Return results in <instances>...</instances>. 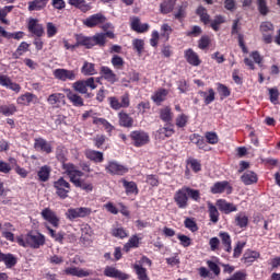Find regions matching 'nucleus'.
Here are the masks:
<instances>
[{
	"label": "nucleus",
	"instance_id": "0eeeda50",
	"mask_svg": "<svg viewBox=\"0 0 280 280\" xmlns=\"http://www.w3.org/2000/svg\"><path fill=\"white\" fill-rule=\"evenodd\" d=\"M52 75L56 78V80H60L61 82H67V80L72 82L75 80L78 74L74 70L56 69L54 70Z\"/></svg>",
	"mask_w": 280,
	"mask_h": 280
},
{
	"label": "nucleus",
	"instance_id": "a211bd4d",
	"mask_svg": "<svg viewBox=\"0 0 280 280\" xmlns=\"http://www.w3.org/2000/svg\"><path fill=\"white\" fill-rule=\"evenodd\" d=\"M101 78L107 82H110V84H115L117 81V74H115V72L106 66L101 67Z\"/></svg>",
	"mask_w": 280,
	"mask_h": 280
},
{
	"label": "nucleus",
	"instance_id": "cd10ccee",
	"mask_svg": "<svg viewBox=\"0 0 280 280\" xmlns=\"http://www.w3.org/2000/svg\"><path fill=\"white\" fill-rule=\"evenodd\" d=\"M86 159L94 161V163H102L104 161V153L100 151L88 150L85 151Z\"/></svg>",
	"mask_w": 280,
	"mask_h": 280
},
{
	"label": "nucleus",
	"instance_id": "09e8293b",
	"mask_svg": "<svg viewBox=\"0 0 280 280\" xmlns=\"http://www.w3.org/2000/svg\"><path fill=\"white\" fill-rule=\"evenodd\" d=\"M0 34L4 38H15V40H21V38H23V32L8 33L7 31L3 30V27H0Z\"/></svg>",
	"mask_w": 280,
	"mask_h": 280
},
{
	"label": "nucleus",
	"instance_id": "a18cd8bd",
	"mask_svg": "<svg viewBox=\"0 0 280 280\" xmlns=\"http://www.w3.org/2000/svg\"><path fill=\"white\" fill-rule=\"evenodd\" d=\"M92 40H94L93 47H95V45H98L100 47H104L106 45V35H104V33H98L92 36Z\"/></svg>",
	"mask_w": 280,
	"mask_h": 280
},
{
	"label": "nucleus",
	"instance_id": "412c9836",
	"mask_svg": "<svg viewBox=\"0 0 280 280\" xmlns=\"http://www.w3.org/2000/svg\"><path fill=\"white\" fill-rule=\"evenodd\" d=\"M168 94H170V91L165 89H160L153 93V95L151 96V100L152 102H154V104H156V106H161V103L165 102Z\"/></svg>",
	"mask_w": 280,
	"mask_h": 280
},
{
	"label": "nucleus",
	"instance_id": "6e6d98bb",
	"mask_svg": "<svg viewBox=\"0 0 280 280\" xmlns=\"http://www.w3.org/2000/svg\"><path fill=\"white\" fill-rule=\"evenodd\" d=\"M261 34H268V32H275V25L271 22H262L260 24Z\"/></svg>",
	"mask_w": 280,
	"mask_h": 280
},
{
	"label": "nucleus",
	"instance_id": "774afa93",
	"mask_svg": "<svg viewBox=\"0 0 280 280\" xmlns=\"http://www.w3.org/2000/svg\"><path fill=\"white\" fill-rule=\"evenodd\" d=\"M226 280H246V273L238 271L235 272L231 278H228Z\"/></svg>",
	"mask_w": 280,
	"mask_h": 280
},
{
	"label": "nucleus",
	"instance_id": "8fccbe9b",
	"mask_svg": "<svg viewBox=\"0 0 280 280\" xmlns=\"http://www.w3.org/2000/svg\"><path fill=\"white\" fill-rule=\"evenodd\" d=\"M2 261L4 262L7 268H13V266H16V257L12 254H4V258H2Z\"/></svg>",
	"mask_w": 280,
	"mask_h": 280
},
{
	"label": "nucleus",
	"instance_id": "de8ad7c7",
	"mask_svg": "<svg viewBox=\"0 0 280 280\" xmlns=\"http://www.w3.org/2000/svg\"><path fill=\"white\" fill-rule=\"evenodd\" d=\"M72 89H74L77 91V93H81V94H86L88 93V89H86V82L85 81H77L72 84Z\"/></svg>",
	"mask_w": 280,
	"mask_h": 280
},
{
	"label": "nucleus",
	"instance_id": "39448f33",
	"mask_svg": "<svg viewBox=\"0 0 280 280\" xmlns=\"http://www.w3.org/2000/svg\"><path fill=\"white\" fill-rule=\"evenodd\" d=\"M105 172L112 176H124V174H128V167L116 161H109L105 166Z\"/></svg>",
	"mask_w": 280,
	"mask_h": 280
},
{
	"label": "nucleus",
	"instance_id": "ea45409f",
	"mask_svg": "<svg viewBox=\"0 0 280 280\" xmlns=\"http://www.w3.org/2000/svg\"><path fill=\"white\" fill-rule=\"evenodd\" d=\"M48 104H50V106H57L58 104H60V102H65V94L62 93H54L50 94L47 98Z\"/></svg>",
	"mask_w": 280,
	"mask_h": 280
},
{
	"label": "nucleus",
	"instance_id": "69168bd1",
	"mask_svg": "<svg viewBox=\"0 0 280 280\" xmlns=\"http://www.w3.org/2000/svg\"><path fill=\"white\" fill-rule=\"evenodd\" d=\"M206 139H207L208 143H210L211 145H215V143H218V133L217 132H207Z\"/></svg>",
	"mask_w": 280,
	"mask_h": 280
},
{
	"label": "nucleus",
	"instance_id": "f3484780",
	"mask_svg": "<svg viewBox=\"0 0 280 280\" xmlns=\"http://www.w3.org/2000/svg\"><path fill=\"white\" fill-rule=\"evenodd\" d=\"M159 115L164 124H172V121H174V112H172V107L170 106L160 108Z\"/></svg>",
	"mask_w": 280,
	"mask_h": 280
},
{
	"label": "nucleus",
	"instance_id": "bb28decb",
	"mask_svg": "<svg viewBox=\"0 0 280 280\" xmlns=\"http://www.w3.org/2000/svg\"><path fill=\"white\" fill-rule=\"evenodd\" d=\"M68 3L81 12H89L91 10V4L86 3V0H68Z\"/></svg>",
	"mask_w": 280,
	"mask_h": 280
},
{
	"label": "nucleus",
	"instance_id": "58836bf2",
	"mask_svg": "<svg viewBox=\"0 0 280 280\" xmlns=\"http://www.w3.org/2000/svg\"><path fill=\"white\" fill-rule=\"evenodd\" d=\"M260 255L258 252L255 250H247L244 255L242 260L244 264H253L256 259H259Z\"/></svg>",
	"mask_w": 280,
	"mask_h": 280
},
{
	"label": "nucleus",
	"instance_id": "603ef678",
	"mask_svg": "<svg viewBox=\"0 0 280 280\" xmlns=\"http://www.w3.org/2000/svg\"><path fill=\"white\" fill-rule=\"evenodd\" d=\"M46 34L48 38H54V36L58 34V26L51 22H48L46 24Z\"/></svg>",
	"mask_w": 280,
	"mask_h": 280
},
{
	"label": "nucleus",
	"instance_id": "5701e85b",
	"mask_svg": "<svg viewBox=\"0 0 280 280\" xmlns=\"http://www.w3.org/2000/svg\"><path fill=\"white\" fill-rule=\"evenodd\" d=\"M65 93L67 95V98L69 100V102H71V104H73V106H84V100L82 98V96L73 93L69 89L65 90Z\"/></svg>",
	"mask_w": 280,
	"mask_h": 280
},
{
	"label": "nucleus",
	"instance_id": "9b49d317",
	"mask_svg": "<svg viewBox=\"0 0 280 280\" xmlns=\"http://www.w3.org/2000/svg\"><path fill=\"white\" fill-rule=\"evenodd\" d=\"M105 277H109L110 279H119V280H128L130 276L128 273H124L119 271L115 267L107 266L104 270Z\"/></svg>",
	"mask_w": 280,
	"mask_h": 280
},
{
	"label": "nucleus",
	"instance_id": "4be33fe9",
	"mask_svg": "<svg viewBox=\"0 0 280 280\" xmlns=\"http://www.w3.org/2000/svg\"><path fill=\"white\" fill-rule=\"evenodd\" d=\"M217 207L220 209L223 213H233V211H237V207L235 205L228 202L224 199H219L217 201Z\"/></svg>",
	"mask_w": 280,
	"mask_h": 280
},
{
	"label": "nucleus",
	"instance_id": "f8f14e48",
	"mask_svg": "<svg viewBox=\"0 0 280 280\" xmlns=\"http://www.w3.org/2000/svg\"><path fill=\"white\" fill-rule=\"evenodd\" d=\"M105 22H106V16H104L103 14L96 13L83 20V25H85V27H96V25H102V23H105Z\"/></svg>",
	"mask_w": 280,
	"mask_h": 280
},
{
	"label": "nucleus",
	"instance_id": "e433bc0d",
	"mask_svg": "<svg viewBox=\"0 0 280 280\" xmlns=\"http://www.w3.org/2000/svg\"><path fill=\"white\" fill-rule=\"evenodd\" d=\"M219 237L221 238V244H222L224 250H226V253H231V250H232L231 235H229V233H226V232H221L219 234Z\"/></svg>",
	"mask_w": 280,
	"mask_h": 280
},
{
	"label": "nucleus",
	"instance_id": "4468645a",
	"mask_svg": "<svg viewBox=\"0 0 280 280\" xmlns=\"http://www.w3.org/2000/svg\"><path fill=\"white\" fill-rule=\"evenodd\" d=\"M174 135V126L166 124L164 127H160L159 130L155 132V138L160 141H165V139H170Z\"/></svg>",
	"mask_w": 280,
	"mask_h": 280
},
{
	"label": "nucleus",
	"instance_id": "ddd939ff",
	"mask_svg": "<svg viewBox=\"0 0 280 280\" xmlns=\"http://www.w3.org/2000/svg\"><path fill=\"white\" fill-rule=\"evenodd\" d=\"M187 196V187H183L175 194L174 200L176 205L179 207V209H186L187 200H189Z\"/></svg>",
	"mask_w": 280,
	"mask_h": 280
},
{
	"label": "nucleus",
	"instance_id": "4c0bfd02",
	"mask_svg": "<svg viewBox=\"0 0 280 280\" xmlns=\"http://www.w3.org/2000/svg\"><path fill=\"white\" fill-rule=\"evenodd\" d=\"M174 5H176V0H164L163 3L160 4V10L162 14H170V12L174 10Z\"/></svg>",
	"mask_w": 280,
	"mask_h": 280
},
{
	"label": "nucleus",
	"instance_id": "052dcab7",
	"mask_svg": "<svg viewBox=\"0 0 280 280\" xmlns=\"http://www.w3.org/2000/svg\"><path fill=\"white\" fill-rule=\"evenodd\" d=\"M224 22V18H222L221 15H218L217 18H214V20L211 21V27L212 30H214V32H218V30H220V25H222V23Z\"/></svg>",
	"mask_w": 280,
	"mask_h": 280
},
{
	"label": "nucleus",
	"instance_id": "b1692460",
	"mask_svg": "<svg viewBox=\"0 0 280 280\" xmlns=\"http://www.w3.org/2000/svg\"><path fill=\"white\" fill-rule=\"evenodd\" d=\"M38 97L36 95L27 92L20 97H18V104H21L22 106H30V104H34V102H37Z\"/></svg>",
	"mask_w": 280,
	"mask_h": 280
},
{
	"label": "nucleus",
	"instance_id": "c9c22d12",
	"mask_svg": "<svg viewBox=\"0 0 280 280\" xmlns=\"http://www.w3.org/2000/svg\"><path fill=\"white\" fill-rule=\"evenodd\" d=\"M81 73H83V75H97V70H95L94 63L84 61Z\"/></svg>",
	"mask_w": 280,
	"mask_h": 280
},
{
	"label": "nucleus",
	"instance_id": "c03bdc74",
	"mask_svg": "<svg viewBox=\"0 0 280 280\" xmlns=\"http://www.w3.org/2000/svg\"><path fill=\"white\" fill-rule=\"evenodd\" d=\"M236 225L241 229L248 226V217L244 213H238L235 217Z\"/></svg>",
	"mask_w": 280,
	"mask_h": 280
},
{
	"label": "nucleus",
	"instance_id": "e2e57ef3",
	"mask_svg": "<svg viewBox=\"0 0 280 280\" xmlns=\"http://www.w3.org/2000/svg\"><path fill=\"white\" fill-rule=\"evenodd\" d=\"M112 65L113 67H115L116 69H121L124 67V58L115 55L113 58H112Z\"/></svg>",
	"mask_w": 280,
	"mask_h": 280
},
{
	"label": "nucleus",
	"instance_id": "2f4dec72",
	"mask_svg": "<svg viewBox=\"0 0 280 280\" xmlns=\"http://www.w3.org/2000/svg\"><path fill=\"white\" fill-rule=\"evenodd\" d=\"M75 40H78V43L81 44L83 47H86V49L93 48V37H86L82 34H78L75 35Z\"/></svg>",
	"mask_w": 280,
	"mask_h": 280
},
{
	"label": "nucleus",
	"instance_id": "dca6fc26",
	"mask_svg": "<svg viewBox=\"0 0 280 280\" xmlns=\"http://www.w3.org/2000/svg\"><path fill=\"white\" fill-rule=\"evenodd\" d=\"M185 59L187 63L191 65L192 67H200V63L202 62L198 54L191 48L185 50Z\"/></svg>",
	"mask_w": 280,
	"mask_h": 280
},
{
	"label": "nucleus",
	"instance_id": "1a4fd4ad",
	"mask_svg": "<svg viewBox=\"0 0 280 280\" xmlns=\"http://www.w3.org/2000/svg\"><path fill=\"white\" fill-rule=\"evenodd\" d=\"M26 244H28L31 248H40V246L45 245V235L40 233L27 234Z\"/></svg>",
	"mask_w": 280,
	"mask_h": 280
},
{
	"label": "nucleus",
	"instance_id": "5fc2aeb1",
	"mask_svg": "<svg viewBox=\"0 0 280 280\" xmlns=\"http://www.w3.org/2000/svg\"><path fill=\"white\" fill-rule=\"evenodd\" d=\"M197 14H199L202 23H205L206 25H207V23L210 22L209 14L207 13V9H205L203 7H199L197 9Z\"/></svg>",
	"mask_w": 280,
	"mask_h": 280
},
{
	"label": "nucleus",
	"instance_id": "20e7f679",
	"mask_svg": "<svg viewBox=\"0 0 280 280\" xmlns=\"http://www.w3.org/2000/svg\"><path fill=\"white\" fill-rule=\"evenodd\" d=\"M131 140L136 148H141L150 143V135L145 131L136 130L130 133Z\"/></svg>",
	"mask_w": 280,
	"mask_h": 280
},
{
	"label": "nucleus",
	"instance_id": "72a5a7b5",
	"mask_svg": "<svg viewBox=\"0 0 280 280\" xmlns=\"http://www.w3.org/2000/svg\"><path fill=\"white\" fill-rule=\"evenodd\" d=\"M141 242V238L138 235H132L129 241L125 244L124 250L126 253L130 252V248H139V244Z\"/></svg>",
	"mask_w": 280,
	"mask_h": 280
},
{
	"label": "nucleus",
	"instance_id": "c85d7f7f",
	"mask_svg": "<svg viewBox=\"0 0 280 280\" xmlns=\"http://www.w3.org/2000/svg\"><path fill=\"white\" fill-rule=\"evenodd\" d=\"M149 27L150 25L148 24H141V21L139 20V18H133L131 20V28L135 32H139L140 34H143V32H148Z\"/></svg>",
	"mask_w": 280,
	"mask_h": 280
},
{
	"label": "nucleus",
	"instance_id": "864d4df0",
	"mask_svg": "<svg viewBox=\"0 0 280 280\" xmlns=\"http://www.w3.org/2000/svg\"><path fill=\"white\" fill-rule=\"evenodd\" d=\"M217 91L219 95H221V98L229 97V95H231L229 88L222 83H218Z\"/></svg>",
	"mask_w": 280,
	"mask_h": 280
},
{
	"label": "nucleus",
	"instance_id": "c756f323",
	"mask_svg": "<svg viewBox=\"0 0 280 280\" xmlns=\"http://www.w3.org/2000/svg\"><path fill=\"white\" fill-rule=\"evenodd\" d=\"M119 117V124L120 126H124V128H132V124H135V120L130 115L121 112L118 114Z\"/></svg>",
	"mask_w": 280,
	"mask_h": 280
},
{
	"label": "nucleus",
	"instance_id": "393cba45",
	"mask_svg": "<svg viewBox=\"0 0 280 280\" xmlns=\"http://www.w3.org/2000/svg\"><path fill=\"white\" fill-rule=\"evenodd\" d=\"M47 3H49V0H33L28 2V11L34 12L45 10V8H47Z\"/></svg>",
	"mask_w": 280,
	"mask_h": 280
},
{
	"label": "nucleus",
	"instance_id": "f257e3e1",
	"mask_svg": "<svg viewBox=\"0 0 280 280\" xmlns=\"http://www.w3.org/2000/svg\"><path fill=\"white\" fill-rule=\"evenodd\" d=\"M63 174H67V176H69L70 183H72L74 187H80L81 189H84V191H93L92 184H86L82 182L84 173L78 170V166L73 164H63Z\"/></svg>",
	"mask_w": 280,
	"mask_h": 280
},
{
	"label": "nucleus",
	"instance_id": "f03ea898",
	"mask_svg": "<svg viewBox=\"0 0 280 280\" xmlns=\"http://www.w3.org/2000/svg\"><path fill=\"white\" fill-rule=\"evenodd\" d=\"M143 266H152V260L145 256L142 257L140 260L135 262L133 270L136 271L139 280H150L148 277V269H145Z\"/></svg>",
	"mask_w": 280,
	"mask_h": 280
},
{
	"label": "nucleus",
	"instance_id": "bf43d9fd",
	"mask_svg": "<svg viewBox=\"0 0 280 280\" xmlns=\"http://www.w3.org/2000/svg\"><path fill=\"white\" fill-rule=\"evenodd\" d=\"M186 229H189L192 233H196L198 231V224H196V221L194 219L187 218L184 222Z\"/></svg>",
	"mask_w": 280,
	"mask_h": 280
},
{
	"label": "nucleus",
	"instance_id": "2eb2a0df",
	"mask_svg": "<svg viewBox=\"0 0 280 280\" xmlns=\"http://www.w3.org/2000/svg\"><path fill=\"white\" fill-rule=\"evenodd\" d=\"M28 32H31V34H34L35 36L40 37L43 36V34H45V28H43V24L38 23V20L30 19Z\"/></svg>",
	"mask_w": 280,
	"mask_h": 280
},
{
	"label": "nucleus",
	"instance_id": "9d476101",
	"mask_svg": "<svg viewBox=\"0 0 280 280\" xmlns=\"http://www.w3.org/2000/svg\"><path fill=\"white\" fill-rule=\"evenodd\" d=\"M40 215L42 218H44V220H46V222H49V224L55 226V229H58V226H60V219L58 218V215H56V212H54L51 209L45 208L42 211Z\"/></svg>",
	"mask_w": 280,
	"mask_h": 280
},
{
	"label": "nucleus",
	"instance_id": "7ed1b4c3",
	"mask_svg": "<svg viewBox=\"0 0 280 280\" xmlns=\"http://www.w3.org/2000/svg\"><path fill=\"white\" fill-rule=\"evenodd\" d=\"M88 215H91V209L86 207L70 208L66 212V218L70 220V222L78 220V218H86Z\"/></svg>",
	"mask_w": 280,
	"mask_h": 280
},
{
	"label": "nucleus",
	"instance_id": "473e14b6",
	"mask_svg": "<svg viewBox=\"0 0 280 280\" xmlns=\"http://www.w3.org/2000/svg\"><path fill=\"white\" fill-rule=\"evenodd\" d=\"M51 174V167L45 165L39 168L37 172L38 180L42 183H47L49 180V176Z\"/></svg>",
	"mask_w": 280,
	"mask_h": 280
},
{
	"label": "nucleus",
	"instance_id": "338daca9",
	"mask_svg": "<svg viewBox=\"0 0 280 280\" xmlns=\"http://www.w3.org/2000/svg\"><path fill=\"white\" fill-rule=\"evenodd\" d=\"M210 43H211V39L209 38V36H202L199 39L198 47H199V49H207L209 47Z\"/></svg>",
	"mask_w": 280,
	"mask_h": 280
},
{
	"label": "nucleus",
	"instance_id": "f704fd0d",
	"mask_svg": "<svg viewBox=\"0 0 280 280\" xmlns=\"http://www.w3.org/2000/svg\"><path fill=\"white\" fill-rule=\"evenodd\" d=\"M208 213L211 222H213V224L218 223L220 220V212L218 211V208L211 202H208Z\"/></svg>",
	"mask_w": 280,
	"mask_h": 280
},
{
	"label": "nucleus",
	"instance_id": "79ce46f5",
	"mask_svg": "<svg viewBox=\"0 0 280 280\" xmlns=\"http://www.w3.org/2000/svg\"><path fill=\"white\" fill-rule=\"evenodd\" d=\"M199 94L201 95V97H203L206 105H209L211 104V102L215 101V91H213V89H209L208 93L200 91Z\"/></svg>",
	"mask_w": 280,
	"mask_h": 280
},
{
	"label": "nucleus",
	"instance_id": "423d86ee",
	"mask_svg": "<svg viewBox=\"0 0 280 280\" xmlns=\"http://www.w3.org/2000/svg\"><path fill=\"white\" fill-rule=\"evenodd\" d=\"M54 187L59 198H67L69 196V191H71V184L62 177L54 183Z\"/></svg>",
	"mask_w": 280,
	"mask_h": 280
},
{
	"label": "nucleus",
	"instance_id": "37998d69",
	"mask_svg": "<svg viewBox=\"0 0 280 280\" xmlns=\"http://www.w3.org/2000/svg\"><path fill=\"white\" fill-rule=\"evenodd\" d=\"M93 124L96 126H103L107 132H113V129L115 128L113 125H110V122H108V120L104 118H94Z\"/></svg>",
	"mask_w": 280,
	"mask_h": 280
},
{
	"label": "nucleus",
	"instance_id": "0e129e2a",
	"mask_svg": "<svg viewBox=\"0 0 280 280\" xmlns=\"http://www.w3.org/2000/svg\"><path fill=\"white\" fill-rule=\"evenodd\" d=\"M257 3L260 14L266 16V14H268V4H266V0H257Z\"/></svg>",
	"mask_w": 280,
	"mask_h": 280
},
{
	"label": "nucleus",
	"instance_id": "49530a36",
	"mask_svg": "<svg viewBox=\"0 0 280 280\" xmlns=\"http://www.w3.org/2000/svg\"><path fill=\"white\" fill-rule=\"evenodd\" d=\"M0 113L5 117H10V115H14L16 113V106L14 105H2L0 106Z\"/></svg>",
	"mask_w": 280,
	"mask_h": 280
},
{
	"label": "nucleus",
	"instance_id": "6ab92c4d",
	"mask_svg": "<svg viewBox=\"0 0 280 280\" xmlns=\"http://www.w3.org/2000/svg\"><path fill=\"white\" fill-rule=\"evenodd\" d=\"M35 150L38 152H46V154H51V144H49L45 139L37 138L34 143Z\"/></svg>",
	"mask_w": 280,
	"mask_h": 280
},
{
	"label": "nucleus",
	"instance_id": "13d9d810",
	"mask_svg": "<svg viewBox=\"0 0 280 280\" xmlns=\"http://www.w3.org/2000/svg\"><path fill=\"white\" fill-rule=\"evenodd\" d=\"M188 119L189 117H187V115L185 114H180L179 116H177L176 118L177 128H185V126H187Z\"/></svg>",
	"mask_w": 280,
	"mask_h": 280
},
{
	"label": "nucleus",
	"instance_id": "3c124183",
	"mask_svg": "<svg viewBox=\"0 0 280 280\" xmlns=\"http://www.w3.org/2000/svg\"><path fill=\"white\" fill-rule=\"evenodd\" d=\"M113 237H118L119 240H124L128 237V232L124 228H114L112 230Z\"/></svg>",
	"mask_w": 280,
	"mask_h": 280
},
{
	"label": "nucleus",
	"instance_id": "a878e982",
	"mask_svg": "<svg viewBox=\"0 0 280 280\" xmlns=\"http://www.w3.org/2000/svg\"><path fill=\"white\" fill-rule=\"evenodd\" d=\"M122 187H125V191L127 196H137L139 194V188L137 187V184L135 182H128L126 179H121Z\"/></svg>",
	"mask_w": 280,
	"mask_h": 280
},
{
	"label": "nucleus",
	"instance_id": "6e6552de",
	"mask_svg": "<svg viewBox=\"0 0 280 280\" xmlns=\"http://www.w3.org/2000/svg\"><path fill=\"white\" fill-rule=\"evenodd\" d=\"M65 275L70 277H78L79 279H84V277H91L93 271L91 269H83L80 267H68L65 269Z\"/></svg>",
	"mask_w": 280,
	"mask_h": 280
},
{
	"label": "nucleus",
	"instance_id": "7c9ffc66",
	"mask_svg": "<svg viewBox=\"0 0 280 280\" xmlns=\"http://www.w3.org/2000/svg\"><path fill=\"white\" fill-rule=\"evenodd\" d=\"M241 180L244 185H254V183H257V174L253 171H247L242 175Z\"/></svg>",
	"mask_w": 280,
	"mask_h": 280
},
{
	"label": "nucleus",
	"instance_id": "aec40b11",
	"mask_svg": "<svg viewBox=\"0 0 280 280\" xmlns=\"http://www.w3.org/2000/svg\"><path fill=\"white\" fill-rule=\"evenodd\" d=\"M231 194L232 188L229 185V182H218L211 187V194Z\"/></svg>",
	"mask_w": 280,
	"mask_h": 280
},
{
	"label": "nucleus",
	"instance_id": "680f3d73",
	"mask_svg": "<svg viewBox=\"0 0 280 280\" xmlns=\"http://www.w3.org/2000/svg\"><path fill=\"white\" fill-rule=\"evenodd\" d=\"M110 108L114 110H119L121 108V102H119L118 97L112 96L108 98Z\"/></svg>",
	"mask_w": 280,
	"mask_h": 280
},
{
	"label": "nucleus",
	"instance_id": "4d7b16f0",
	"mask_svg": "<svg viewBox=\"0 0 280 280\" xmlns=\"http://www.w3.org/2000/svg\"><path fill=\"white\" fill-rule=\"evenodd\" d=\"M187 195L189 198H191V200H195V202H200V190L187 187Z\"/></svg>",
	"mask_w": 280,
	"mask_h": 280
},
{
	"label": "nucleus",
	"instance_id": "a19ab883",
	"mask_svg": "<svg viewBox=\"0 0 280 280\" xmlns=\"http://www.w3.org/2000/svg\"><path fill=\"white\" fill-rule=\"evenodd\" d=\"M91 237H93V229H91V225L89 224H83L81 226V240L89 242Z\"/></svg>",
	"mask_w": 280,
	"mask_h": 280
}]
</instances>
